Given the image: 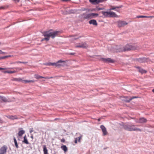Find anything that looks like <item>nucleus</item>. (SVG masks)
<instances>
[{"label":"nucleus","mask_w":154,"mask_h":154,"mask_svg":"<svg viewBox=\"0 0 154 154\" xmlns=\"http://www.w3.org/2000/svg\"><path fill=\"white\" fill-rule=\"evenodd\" d=\"M118 8L116 9L115 10L119 12V10L118 9Z\"/></svg>","instance_id":"nucleus-44"},{"label":"nucleus","mask_w":154,"mask_h":154,"mask_svg":"<svg viewBox=\"0 0 154 154\" xmlns=\"http://www.w3.org/2000/svg\"><path fill=\"white\" fill-rule=\"evenodd\" d=\"M98 15V14L95 13H92L86 14H84L82 15L83 18L85 19H91L95 17H97Z\"/></svg>","instance_id":"nucleus-3"},{"label":"nucleus","mask_w":154,"mask_h":154,"mask_svg":"<svg viewBox=\"0 0 154 154\" xmlns=\"http://www.w3.org/2000/svg\"><path fill=\"white\" fill-rule=\"evenodd\" d=\"M103 1V0H89L90 2L93 4H98Z\"/></svg>","instance_id":"nucleus-14"},{"label":"nucleus","mask_w":154,"mask_h":154,"mask_svg":"<svg viewBox=\"0 0 154 154\" xmlns=\"http://www.w3.org/2000/svg\"><path fill=\"white\" fill-rule=\"evenodd\" d=\"M61 148L64 151V152H66L68 150L67 148L65 145L61 146Z\"/></svg>","instance_id":"nucleus-22"},{"label":"nucleus","mask_w":154,"mask_h":154,"mask_svg":"<svg viewBox=\"0 0 154 154\" xmlns=\"http://www.w3.org/2000/svg\"><path fill=\"white\" fill-rule=\"evenodd\" d=\"M153 154H154V152H153Z\"/></svg>","instance_id":"nucleus-49"},{"label":"nucleus","mask_w":154,"mask_h":154,"mask_svg":"<svg viewBox=\"0 0 154 154\" xmlns=\"http://www.w3.org/2000/svg\"><path fill=\"white\" fill-rule=\"evenodd\" d=\"M16 72V71H8V73H14Z\"/></svg>","instance_id":"nucleus-34"},{"label":"nucleus","mask_w":154,"mask_h":154,"mask_svg":"<svg viewBox=\"0 0 154 154\" xmlns=\"http://www.w3.org/2000/svg\"><path fill=\"white\" fill-rule=\"evenodd\" d=\"M1 44V42H0V44Z\"/></svg>","instance_id":"nucleus-50"},{"label":"nucleus","mask_w":154,"mask_h":154,"mask_svg":"<svg viewBox=\"0 0 154 154\" xmlns=\"http://www.w3.org/2000/svg\"><path fill=\"white\" fill-rule=\"evenodd\" d=\"M43 149L44 154H48V150L47 149L46 145H44L43 146Z\"/></svg>","instance_id":"nucleus-19"},{"label":"nucleus","mask_w":154,"mask_h":154,"mask_svg":"<svg viewBox=\"0 0 154 154\" xmlns=\"http://www.w3.org/2000/svg\"><path fill=\"white\" fill-rule=\"evenodd\" d=\"M81 37V36H79V37L77 38H74V40H76L77 39L79 38H80Z\"/></svg>","instance_id":"nucleus-41"},{"label":"nucleus","mask_w":154,"mask_h":154,"mask_svg":"<svg viewBox=\"0 0 154 154\" xmlns=\"http://www.w3.org/2000/svg\"><path fill=\"white\" fill-rule=\"evenodd\" d=\"M23 142L25 143V144H29V142H28V140L26 138V135L24 137V140L23 141Z\"/></svg>","instance_id":"nucleus-21"},{"label":"nucleus","mask_w":154,"mask_h":154,"mask_svg":"<svg viewBox=\"0 0 154 154\" xmlns=\"http://www.w3.org/2000/svg\"><path fill=\"white\" fill-rule=\"evenodd\" d=\"M146 121L147 120L143 117L140 118L139 119H137L135 120V122L140 123H144L146 122Z\"/></svg>","instance_id":"nucleus-10"},{"label":"nucleus","mask_w":154,"mask_h":154,"mask_svg":"<svg viewBox=\"0 0 154 154\" xmlns=\"http://www.w3.org/2000/svg\"><path fill=\"white\" fill-rule=\"evenodd\" d=\"M8 71H4L3 72L4 73H8Z\"/></svg>","instance_id":"nucleus-42"},{"label":"nucleus","mask_w":154,"mask_h":154,"mask_svg":"<svg viewBox=\"0 0 154 154\" xmlns=\"http://www.w3.org/2000/svg\"><path fill=\"white\" fill-rule=\"evenodd\" d=\"M114 62V60L108 58H106V62H108L111 63H113Z\"/></svg>","instance_id":"nucleus-27"},{"label":"nucleus","mask_w":154,"mask_h":154,"mask_svg":"<svg viewBox=\"0 0 154 154\" xmlns=\"http://www.w3.org/2000/svg\"><path fill=\"white\" fill-rule=\"evenodd\" d=\"M100 127L103 132V133L104 135H106V129L105 127L103 125H101Z\"/></svg>","instance_id":"nucleus-18"},{"label":"nucleus","mask_w":154,"mask_h":154,"mask_svg":"<svg viewBox=\"0 0 154 154\" xmlns=\"http://www.w3.org/2000/svg\"><path fill=\"white\" fill-rule=\"evenodd\" d=\"M8 118H9V119H11L12 120H14L15 119H17L18 118H17V116H9L8 117Z\"/></svg>","instance_id":"nucleus-23"},{"label":"nucleus","mask_w":154,"mask_h":154,"mask_svg":"<svg viewBox=\"0 0 154 154\" xmlns=\"http://www.w3.org/2000/svg\"><path fill=\"white\" fill-rule=\"evenodd\" d=\"M31 137L33 139V136H31Z\"/></svg>","instance_id":"nucleus-46"},{"label":"nucleus","mask_w":154,"mask_h":154,"mask_svg":"<svg viewBox=\"0 0 154 154\" xmlns=\"http://www.w3.org/2000/svg\"><path fill=\"white\" fill-rule=\"evenodd\" d=\"M106 17L108 16L110 17H118V15L115 13L113 12L106 11Z\"/></svg>","instance_id":"nucleus-7"},{"label":"nucleus","mask_w":154,"mask_h":154,"mask_svg":"<svg viewBox=\"0 0 154 154\" xmlns=\"http://www.w3.org/2000/svg\"><path fill=\"white\" fill-rule=\"evenodd\" d=\"M152 91L154 93V89L152 90Z\"/></svg>","instance_id":"nucleus-48"},{"label":"nucleus","mask_w":154,"mask_h":154,"mask_svg":"<svg viewBox=\"0 0 154 154\" xmlns=\"http://www.w3.org/2000/svg\"><path fill=\"white\" fill-rule=\"evenodd\" d=\"M66 61H67V60L63 61L60 60L57 61V62L56 63H48L47 65L48 66H62V65L60 64V63H65Z\"/></svg>","instance_id":"nucleus-4"},{"label":"nucleus","mask_w":154,"mask_h":154,"mask_svg":"<svg viewBox=\"0 0 154 154\" xmlns=\"http://www.w3.org/2000/svg\"><path fill=\"white\" fill-rule=\"evenodd\" d=\"M77 140H78V138H75V143H77Z\"/></svg>","instance_id":"nucleus-37"},{"label":"nucleus","mask_w":154,"mask_h":154,"mask_svg":"<svg viewBox=\"0 0 154 154\" xmlns=\"http://www.w3.org/2000/svg\"><path fill=\"white\" fill-rule=\"evenodd\" d=\"M14 143H15V145L16 147L17 148H18L19 147L18 145L17 144V141L16 140V139L15 137H14Z\"/></svg>","instance_id":"nucleus-26"},{"label":"nucleus","mask_w":154,"mask_h":154,"mask_svg":"<svg viewBox=\"0 0 154 154\" xmlns=\"http://www.w3.org/2000/svg\"><path fill=\"white\" fill-rule=\"evenodd\" d=\"M7 147L4 145L0 149V154H5L6 152Z\"/></svg>","instance_id":"nucleus-9"},{"label":"nucleus","mask_w":154,"mask_h":154,"mask_svg":"<svg viewBox=\"0 0 154 154\" xmlns=\"http://www.w3.org/2000/svg\"><path fill=\"white\" fill-rule=\"evenodd\" d=\"M137 68L139 70V71L142 73H146V72L145 70L143 69L142 68H141L140 67H137Z\"/></svg>","instance_id":"nucleus-17"},{"label":"nucleus","mask_w":154,"mask_h":154,"mask_svg":"<svg viewBox=\"0 0 154 154\" xmlns=\"http://www.w3.org/2000/svg\"><path fill=\"white\" fill-rule=\"evenodd\" d=\"M24 82L25 83H27L30 82L33 83L34 82V81L33 80H22V82Z\"/></svg>","instance_id":"nucleus-24"},{"label":"nucleus","mask_w":154,"mask_h":154,"mask_svg":"<svg viewBox=\"0 0 154 154\" xmlns=\"http://www.w3.org/2000/svg\"><path fill=\"white\" fill-rule=\"evenodd\" d=\"M82 135H80V136L79 137L78 141L79 142H80V140L82 138Z\"/></svg>","instance_id":"nucleus-33"},{"label":"nucleus","mask_w":154,"mask_h":154,"mask_svg":"<svg viewBox=\"0 0 154 154\" xmlns=\"http://www.w3.org/2000/svg\"><path fill=\"white\" fill-rule=\"evenodd\" d=\"M112 51L115 52H122L123 51V47L121 46V47L119 46H116L115 48H113Z\"/></svg>","instance_id":"nucleus-5"},{"label":"nucleus","mask_w":154,"mask_h":154,"mask_svg":"<svg viewBox=\"0 0 154 154\" xmlns=\"http://www.w3.org/2000/svg\"><path fill=\"white\" fill-rule=\"evenodd\" d=\"M15 68L16 69H19L18 68ZM20 69L21 70V69Z\"/></svg>","instance_id":"nucleus-47"},{"label":"nucleus","mask_w":154,"mask_h":154,"mask_svg":"<svg viewBox=\"0 0 154 154\" xmlns=\"http://www.w3.org/2000/svg\"><path fill=\"white\" fill-rule=\"evenodd\" d=\"M33 131V128H30L29 129V132L30 133H31Z\"/></svg>","instance_id":"nucleus-35"},{"label":"nucleus","mask_w":154,"mask_h":154,"mask_svg":"<svg viewBox=\"0 0 154 154\" xmlns=\"http://www.w3.org/2000/svg\"><path fill=\"white\" fill-rule=\"evenodd\" d=\"M147 58L145 57L140 58L138 59V61L140 63H143L147 61Z\"/></svg>","instance_id":"nucleus-16"},{"label":"nucleus","mask_w":154,"mask_h":154,"mask_svg":"<svg viewBox=\"0 0 154 154\" xmlns=\"http://www.w3.org/2000/svg\"><path fill=\"white\" fill-rule=\"evenodd\" d=\"M21 63V61H17V62H14V63L15 64V63Z\"/></svg>","instance_id":"nucleus-38"},{"label":"nucleus","mask_w":154,"mask_h":154,"mask_svg":"<svg viewBox=\"0 0 154 154\" xmlns=\"http://www.w3.org/2000/svg\"><path fill=\"white\" fill-rule=\"evenodd\" d=\"M34 76H35V77L37 79H38L40 78L49 79H52L53 78V77H43V76H41L38 74H35L34 75Z\"/></svg>","instance_id":"nucleus-12"},{"label":"nucleus","mask_w":154,"mask_h":154,"mask_svg":"<svg viewBox=\"0 0 154 154\" xmlns=\"http://www.w3.org/2000/svg\"><path fill=\"white\" fill-rule=\"evenodd\" d=\"M89 23L90 24H93L94 26H97V23L96 21L95 20H91L89 22Z\"/></svg>","instance_id":"nucleus-15"},{"label":"nucleus","mask_w":154,"mask_h":154,"mask_svg":"<svg viewBox=\"0 0 154 154\" xmlns=\"http://www.w3.org/2000/svg\"><path fill=\"white\" fill-rule=\"evenodd\" d=\"M25 131L23 130H20L19 131L18 133V136L21 137L25 133Z\"/></svg>","instance_id":"nucleus-20"},{"label":"nucleus","mask_w":154,"mask_h":154,"mask_svg":"<svg viewBox=\"0 0 154 154\" xmlns=\"http://www.w3.org/2000/svg\"><path fill=\"white\" fill-rule=\"evenodd\" d=\"M151 17L150 16H137L136 17L137 18H149Z\"/></svg>","instance_id":"nucleus-29"},{"label":"nucleus","mask_w":154,"mask_h":154,"mask_svg":"<svg viewBox=\"0 0 154 154\" xmlns=\"http://www.w3.org/2000/svg\"><path fill=\"white\" fill-rule=\"evenodd\" d=\"M0 100L2 102H8V100L6 97L0 95Z\"/></svg>","instance_id":"nucleus-13"},{"label":"nucleus","mask_w":154,"mask_h":154,"mask_svg":"<svg viewBox=\"0 0 154 154\" xmlns=\"http://www.w3.org/2000/svg\"><path fill=\"white\" fill-rule=\"evenodd\" d=\"M59 32V31H55L52 32H51L50 31L45 32L43 33V35L45 38L42 39L41 41L42 42L44 40L48 41L50 39V37H51L52 38H54L58 35Z\"/></svg>","instance_id":"nucleus-1"},{"label":"nucleus","mask_w":154,"mask_h":154,"mask_svg":"<svg viewBox=\"0 0 154 154\" xmlns=\"http://www.w3.org/2000/svg\"><path fill=\"white\" fill-rule=\"evenodd\" d=\"M137 98L136 97H132V98H130V99H126L125 100H124L125 102H129L130 100H131L132 99H133V98Z\"/></svg>","instance_id":"nucleus-28"},{"label":"nucleus","mask_w":154,"mask_h":154,"mask_svg":"<svg viewBox=\"0 0 154 154\" xmlns=\"http://www.w3.org/2000/svg\"><path fill=\"white\" fill-rule=\"evenodd\" d=\"M6 69L5 68H2L0 67V70H3V69Z\"/></svg>","instance_id":"nucleus-43"},{"label":"nucleus","mask_w":154,"mask_h":154,"mask_svg":"<svg viewBox=\"0 0 154 154\" xmlns=\"http://www.w3.org/2000/svg\"><path fill=\"white\" fill-rule=\"evenodd\" d=\"M100 119H98V121L99 122L100 121Z\"/></svg>","instance_id":"nucleus-45"},{"label":"nucleus","mask_w":154,"mask_h":154,"mask_svg":"<svg viewBox=\"0 0 154 154\" xmlns=\"http://www.w3.org/2000/svg\"><path fill=\"white\" fill-rule=\"evenodd\" d=\"M75 47L76 48H86L88 47V45L86 43H81L77 44Z\"/></svg>","instance_id":"nucleus-8"},{"label":"nucleus","mask_w":154,"mask_h":154,"mask_svg":"<svg viewBox=\"0 0 154 154\" xmlns=\"http://www.w3.org/2000/svg\"><path fill=\"white\" fill-rule=\"evenodd\" d=\"M122 5H120V6H116V7H112V8H111L110 10H115L116 9V8H122Z\"/></svg>","instance_id":"nucleus-25"},{"label":"nucleus","mask_w":154,"mask_h":154,"mask_svg":"<svg viewBox=\"0 0 154 154\" xmlns=\"http://www.w3.org/2000/svg\"><path fill=\"white\" fill-rule=\"evenodd\" d=\"M14 80L16 81L22 82V80L20 78H15L14 79Z\"/></svg>","instance_id":"nucleus-30"},{"label":"nucleus","mask_w":154,"mask_h":154,"mask_svg":"<svg viewBox=\"0 0 154 154\" xmlns=\"http://www.w3.org/2000/svg\"><path fill=\"white\" fill-rule=\"evenodd\" d=\"M4 53V52H2L1 50H0V54H2Z\"/></svg>","instance_id":"nucleus-39"},{"label":"nucleus","mask_w":154,"mask_h":154,"mask_svg":"<svg viewBox=\"0 0 154 154\" xmlns=\"http://www.w3.org/2000/svg\"><path fill=\"white\" fill-rule=\"evenodd\" d=\"M61 141L62 142L64 143L65 142V140L63 138L61 140Z\"/></svg>","instance_id":"nucleus-36"},{"label":"nucleus","mask_w":154,"mask_h":154,"mask_svg":"<svg viewBox=\"0 0 154 154\" xmlns=\"http://www.w3.org/2000/svg\"><path fill=\"white\" fill-rule=\"evenodd\" d=\"M8 7L6 6H3L0 7V9H4L7 8Z\"/></svg>","instance_id":"nucleus-31"},{"label":"nucleus","mask_w":154,"mask_h":154,"mask_svg":"<svg viewBox=\"0 0 154 154\" xmlns=\"http://www.w3.org/2000/svg\"><path fill=\"white\" fill-rule=\"evenodd\" d=\"M27 63V62H21L20 63H23V64H26Z\"/></svg>","instance_id":"nucleus-40"},{"label":"nucleus","mask_w":154,"mask_h":154,"mask_svg":"<svg viewBox=\"0 0 154 154\" xmlns=\"http://www.w3.org/2000/svg\"><path fill=\"white\" fill-rule=\"evenodd\" d=\"M128 23L123 21L119 20L118 21V25L119 27L124 26L128 24Z\"/></svg>","instance_id":"nucleus-11"},{"label":"nucleus","mask_w":154,"mask_h":154,"mask_svg":"<svg viewBox=\"0 0 154 154\" xmlns=\"http://www.w3.org/2000/svg\"><path fill=\"white\" fill-rule=\"evenodd\" d=\"M134 49V48L132 45L127 44L124 48H123V51H125Z\"/></svg>","instance_id":"nucleus-6"},{"label":"nucleus","mask_w":154,"mask_h":154,"mask_svg":"<svg viewBox=\"0 0 154 154\" xmlns=\"http://www.w3.org/2000/svg\"><path fill=\"white\" fill-rule=\"evenodd\" d=\"M11 57V56L10 55L5 56V57H0V59H4L5 58L8 57Z\"/></svg>","instance_id":"nucleus-32"},{"label":"nucleus","mask_w":154,"mask_h":154,"mask_svg":"<svg viewBox=\"0 0 154 154\" xmlns=\"http://www.w3.org/2000/svg\"><path fill=\"white\" fill-rule=\"evenodd\" d=\"M120 125L124 129L128 131H137L140 132L142 131L141 129L135 127L134 125L131 124L130 123H125L124 124L122 122Z\"/></svg>","instance_id":"nucleus-2"}]
</instances>
